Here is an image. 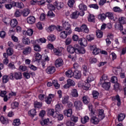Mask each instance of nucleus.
Listing matches in <instances>:
<instances>
[{
    "label": "nucleus",
    "mask_w": 126,
    "mask_h": 126,
    "mask_svg": "<svg viewBox=\"0 0 126 126\" xmlns=\"http://www.w3.org/2000/svg\"><path fill=\"white\" fill-rule=\"evenodd\" d=\"M34 51H35V52H41L42 49L41 48V47H40V46L38 45H34Z\"/></svg>",
    "instance_id": "obj_60"
},
{
    "label": "nucleus",
    "mask_w": 126,
    "mask_h": 126,
    "mask_svg": "<svg viewBox=\"0 0 126 126\" xmlns=\"http://www.w3.org/2000/svg\"><path fill=\"white\" fill-rule=\"evenodd\" d=\"M90 83L87 82V81L85 82V84L84 85V89L85 90H89V89L90 88Z\"/></svg>",
    "instance_id": "obj_58"
},
{
    "label": "nucleus",
    "mask_w": 126,
    "mask_h": 126,
    "mask_svg": "<svg viewBox=\"0 0 126 126\" xmlns=\"http://www.w3.org/2000/svg\"><path fill=\"white\" fill-rule=\"evenodd\" d=\"M93 98L94 99H98V96H99V92L97 91H94L92 93Z\"/></svg>",
    "instance_id": "obj_46"
},
{
    "label": "nucleus",
    "mask_w": 126,
    "mask_h": 126,
    "mask_svg": "<svg viewBox=\"0 0 126 126\" xmlns=\"http://www.w3.org/2000/svg\"><path fill=\"white\" fill-rule=\"evenodd\" d=\"M2 79L3 83H7V82H8V80H9L8 76L4 75L2 77Z\"/></svg>",
    "instance_id": "obj_55"
},
{
    "label": "nucleus",
    "mask_w": 126,
    "mask_h": 126,
    "mask_svg": "<svg viewBox=\"0 0 126 126\" xmlns=\"http://www.w3.org/2000/svg\"><path fill=\"white\" fill-rule=\"evenodd\" d=\"M65 75L67 77H72L73 76V72L72 70H69L65 72Z\"/></svg>",
    "instance_id": "obj_38"
},
{
    "label": "nucleus",
    "mask_w": 126,
    "mask_h": 126,
    "mask_svg": "<svg viewBox=\"0 0 126 126\" xmlns=\"http://www.w3.org/2000/svg\"><path fill=\"white\" fill-rule=\"evenodd\" d=\"M15 5V3H14V1L11 2L10 4H5V8L7 9H11V8L14 7Z\"/></svg>",
    "instance_id": "obj_31"
},
{
    "label": "nucleus",
    "mask_w": 126,
    "mask_h": 126,
    "mask_svg": "<svg viewBox=\"0 0 126 126\" xmlns=\"http://www.w3.org/2000/svg\"><path fill=\"white\" fill-rule=\"evenodd\" d=\"M82 99L84 104H85L86 105L89 104V102H90V98H89L87 95L83 96Z\"/></svg>",
    "instance_id": "obj_26"
},
{
    "label": "nucleus",
    "mask_w": 126,
    "mask_h": 126,
    "mask_svg": "<svg viewBox=\"0 0 126 126\" xmlns=\"http://www.w3.org/2000/svg\"><path fill=\"white\" fill-rule=\"evenodd\" d=\"M14 6H16V7H18L19 8H23V7H24V5H23V3L22 2H14Z\"/></svg>",
    "instance_id": "obj_39"
},
{
    "label": "nucleus",
    "mask_w": 126,
    "mask_h": 126,
    "mask_svg": "<svg viewBox=\"0 0 126 126\" xmlns=\"http://www.w3.org/2000/svg\"><path fill=\"white\" fill-rule=\"evenodd\" d=\"M34 106L35 108H41L42 106V102L36 101L34 102Z\"/></svg>",
    "instance_id": "obj_40"
},
{
    "label": "nucleus",
    "mask_w": 126,
    "mask_h": 126,
    "mask_svg": "<svg viewBox=\"0 0 126 126\" xmlns=\"http://www.w3.org/2000/svg\"><path fill=\"white\" fill-rule=\"evenodd\" d=\"M79 8L80 10H81L82 13V14H81V16H83L85 14L84 11L87 10V6L83 3H81L79 5Z\"/></svg>",
    "instance_id": "obj_8"
},
{
    "label": "nucleus",
    "mask_w": 126,
    "mask_h": 126,
    "mask_svg": "<svg viewBox=\"0 0 126 126\" xmlns=\"http://www.w3.org/2000/svg\"><path fill=\"white\" fill-rule=\"evenodd\" d=\"M102 87H103V88L105 90H109V89H110V87H111V83L104 82L102 84Z\"/></svg>",
    "instance_id": "obj_20"
},
{
    "label": "nucleus",
    "mask_w": 126,
    "mask_h": 126,
    "mask_svg": "<svg viewBox=\"0 0 126 126\" xmlns=\"http://www.w3.org/2000/svg\"><path fill=\"white\" fill-rule=\"evenodd\" d=\"M113 10L115 12H118V13L122 12V11H123V10H122L121 8H120V7H118V6L114 7L113 8Z\"/></svg>",
    "instance_id": "obj_53"
},
{
    "label": "nucleus",
    "mask_w": 126,
    "mask_h": 126,
    "mask_svg": "<svg viewBox=\"0 0 126 126\" xmlns=\"http://www.w3.org/2000/svg\"><path fill=\"white\" fill-rule=\"evenodd\" d=\"M63 114L64 116H66V117H71V115H72V109L70 108L67 110H65L63 111Z\"/></svg>",
    "instance_id": "obj_17"
},
{
    "label": "nucleus",
    "mask_w": 126,
    "mask_h": 126,
    "mask_svg": "<svg viewBox=\"0 0 126 126\" xmlns=\"http://www.w3.org/2000/svg\"><path fill=\"white\" fill-rule=\"evenodd\" d=\"M82 32L83 33H85L86 34H88L89 33V29L87 27V25L83 24L81 26Z\"/></svg>",
    "instance_id": "obj_18"
},
{
    "label": "nucleus",
    "mask_w": 126,
    "mask_h": 126,
    "mask_svg": "<svg viewBox=\"0 0 126 126\" xmlns=\"http://www.w3.org/2000/svg\"><path fill=\"white\" fill-rule=\"evenodd\" d=\"M64 51V49L63 47H60L57 48H54L53 49V52L56 55V56H59L61 57V56L63 55V52Z\"/></svg>",
    "instance_id": "obj_5"
},
{
    "label": "nucleus",
    "mask_w": 126,
    "mask_h": 126,
    "mask_svg": "<svg viewBox=\"0 0 126 126\" xmlns=\"http://www.w3.org/2000/svg\"><path fill=\"white\" fill-rule=\"evenodd\" d=\"M32 49L30 46H28L24 49L23 53L24 55H29L31 53Z\"/></svg>",
    "instance_id": "obj_19"
},
{
    "label": "nucleus",
    "mask_w": 126,
    "mask_h": 126,
    "mask_svg": "<svg viewBox=\"0 0 126 126\" xmlns=\"http://www.w3.org/2000/svg\"><path fill=\"white\" fill-rule=\"evenodd\" d=\"M52 83L56 89H59V88H60V84L58 83V81L57 80H54Z\"/></svg>",
    "instance_id": "obj_48"
},
{
    "label": "nucleus",
    "mask_w": 126,
    "mask_h": 126,
    "mask_svg": "<svg viewBox=\"0 0 126 126\" xmlns=\"http://www.w3.org/2000/svg\"><path fill=\"white\" fill-rule=\"evenodd\" d=\"M48 114L53 118H57L59 121H62L63 119V115L61 114L60 112H55V110L52 109L48 111Z\"/></svg>",
    "instance_id": "obj_1"
},
{
    "label": "nucleus",
    "mask_w": 126,
    "mask_h": 126,
    "mask_svg": "<svg viewBox=\"0 0 126 126\" xmlns=\"http://www.w3.org/2000/svg\"><path fill=\"white\" fill-rule=\"evenodd\" d=\"M82 68L84 70L83 71V75L85 76H86L87 75L89 74V72L88 71V68H87V66L86 65H84L82 66Z\"/></svg>",
    "instance_id": "obj_25"
},
{
    "label": "nucleus",
    "mask_w": 126,
    "mask_h": 126,
    "mask_svg": "<svg viewBox=\"0 0 126 126\" xmlns=\"http://www.w3.org/2000/svg\"><path fill=\"white\" fill-rule=\"evenodd\" d=\"M88 21L89 22H95V16L92 14H89L88 17Z\"/></svg>",
    "instance_id": "obj_41"
},
{
    "label": "nucleus",
    "mask_w": 126,
    "mask_h": 126,
    "mask_svg": "<svg viewBox=\"0 0 126 126\" xmlns=\"http://www.w3.org/2000/svg\"><path fill=\"white\" fill-rule=\"evenodd\" d=\"M89 75L88 78L87 79L86 82L90 83L94 80V77H93V75L90 74V73H89Z\"/></svg>",
    "instance_id": "obj_37"
},
{
    "label": "nucleus",
    "mask_w": 126,
    "mask_h": 126,
    "mask_svg": "<svg viewBox=\"0 0 126 126\" xmlns=\"http://www.w3.org/2000/svg\"><path fill=\"white\" fill-rule=\"evenodd\" d=\"M9 76L10 79H13V78H15L16 80H18L22 78V73L20 72H15L14 74L10 73Z\"/></svg>",
    "instance_id": "obj_2"
},
{
    "label": "nucleus",
    "mask_w": 126,
    "mask_h": 126,
    "mask_svg": "<svg viewBox=\"0 0 126 126\" xmlns=\"http://www.w3.org/2000/svg\"><path fill=\"white\" fill-rule=\"evenodd\" d=\"M74 106L78 110L82 109V102L80 100H76L74 102Z\"/></svg>",
    "instance_id": "obj_10"
},
{
    "label": "nucleus",
    "mask_w": 126,
    "mask_h": 126,
    "mask_svg": "<svg viewBox=\"0 0 126 126\" xmlns=\"http://www.w3.org/2000/svg\"><path fill=\"white\" fill-rule=\"evenodd\" d=\"M20 120L19 119H17L14 120L13 125L14 126H18L20 125Z\"/></svg>",
    "instance_id": "obj_50"
},
{
    "label": "nucleus",
    "mask_w": 126,
    "mask_h": 126,
    "mask_svg": "<svg viewBox=\"0 0 126 126\" xmlns=\"http://www.w3.org/2000/svg\"><path fill=\"white\" fill-rule=\"evenodd\" d=\"M63 27L65 31H67L68 33H72V30H71V25L66 21H62Z\"/></svg>",
    "instance_id": "obj_3"
},
{
    "label": "nucleus",
    "mask_w": 126,
    "mask_h": 126,
    "mask_svg": "<svg viewBox=\"0 0 126 126\" xmlns=\"http://www.w3.org/2000/svg\"><path fill=\"white\" fill-rule=\"evenodd\" d=\"M55 97V94H49V96L45 98V101L47 104H51L52 103V98Z\"/></svg>",
    "instance_id": "obj_15"
},
{
    "label": "nucleus",
    "mask_w": 126,
    "mask_h": 126,
    "mask_svg": "<svg viewBox=\"0 0 126 126\" xmlns=\"http://www.w3.org/2000/svg\"><path fill=\"white\" fill-rule=\"evenodd\" d=\"M25 33H26V35L28 36H32L33 35V30L30 29L27 30L26 32H24Z\"/></svg>",
    "instance_id": "obj_52"
},
{
    "label": "nucleus",
    "mask_w": 126,
    "mask_h": 126,
    "mask_svg": "<svg viewBox=\"0 0 126 126\" xmlns=\"http://www.w3.org/2000/svg\"><path fill=\"white\" fill-rule=\"evenodd\" d=\"M54 5L57 7L58 9H61V8H63V2H58L57 1H55L54 3Z\"/></svg>",
    "instance_id": "obj_24"
},
{
    "label": "nucleus",
    "mask_w": 126,
    "mask_h": 126,
    "mask_svg": "<svg viewBox=\"0 0 126 126\" xmlns=\"http://www.w3.org/2000/svg\"><path fill=\"white\" fill-rule=\"evenodd\" d=\"M106 17H108L109 19H111L112 20L114 19V14L112 12H107L106 14Z\"/></svg>",
    "instance_id": "obj_54"
},
{
    "label": "nucleus",
    "mask_w": 126,
    "mask_h": 126,
    "mask_svg": "<svg viewBox=\"0 0 126 126\" xmlns=\"http://www.w3.org/2000/svg\"><path fill=\"white\" fill-rule=\"evenodd\" d=\"M81 121L82 124L84 125L85 124H86V123H88V122H89V117L87 116H85L83 118L81 119Z\"/></svg>",
    "instance_id": "obj_35"
},
{
    "label": "nucleus",
    "mask_w": 126,
    "mask_h": 126,
    "mask_svg": "<svg viewBox=\"0 0 126 126\" xmlns=\"http://www.w3.org/2000/svg\"><path fill=\"white\" fill-rule=\"evenodd\" d=\"M119 23L120 24H126V18L125 17H121L119 18Z\"/></svg>",
    "instance_id": "obj_36"
},
{
    "label": "nucleus",
    "mask_w": 126,
    "mask_h": 126,
    "mask_svg": "<svg viewBox=\"0 0 126 126\" xmlns=\"http://www.w3.org/2000/svg\"><path fill=\"white\" fill-rule=\"evenodd\" d=\"M72 32H68L67 31H63L60 33V37L62 39H66L68 35H70Z\"/></svg>",
    "instance_id": "obj_9"
},
{
    "label": "nucleus",
    "mask_w": 126,
    "mask_h": 126,
    "mask_svg": "<svg viewBox=\"0 0 126 126\" xmlns=\"http://www.w3.org/2000/svg\"><path fill=\"white\" fill-rule=\"evenodd\" d=\"M48 40L50 41V42H53L56 40V37L54 34H50L47 37Z\"/></svg>",
    "instance_id": "obj_43"
},
{
    "label": "nucleus",
    "mask_w": 126,
    "mask_h": 126,
    "mask_svg": "<svg viewBox=\"0 0 126 126\" xmlns=\"http://www.w3.org/2000/svg\"><path fill=\"white\" fill-rule=\"evenodd\" d=\"M115 28L117 30H120L121 31H123V30H124V27H123V25L120 24L119 22H117L115 24Z\"/></svg>",
    "instance_id": "obj_22"
},
{
    "label": "nucleus",
    "mask_w": 126,
    "mask_h": 126,
    "mask_svg": "<svg viewBox=\"0 0 126 126\" xmlns=\"http://www.w3.org/2000/svg\"><path fill=\"white\" fill-rule=\"evenodd\" d=\"M36 22V19L34 16H31L27 18V22L29 24H34Z\"/></svg>",
    "instance_id": "obj_16"
},
{
    "label": "nucleus",
    "mask_w": 126,
    "mask_h": 126,
    "mask_svg": "<svg viewBox=\"0 0 126 126\" xmlns=\"http://www.w3.org/2000/svg\"><path fill=\"white\" fill-rule=\"evenodd\" d=\"M106 17H107V16L105 14H100L98 15V18L100 20H105V19H106Z\"/></svg>",
    "instance_id": "obj_49"
},
{
    "label": "nucleus",
    "mask_w": 126,
    "mask_h": 126,
    "mask_svg": "<svg viewBox=\"0 0 126 126\" xmlns=\"http://www.w3.org/2000/svg\"><path fill=\"white\" fill-rule=\"evenodd\" d=\"M47 16H50V17H55L56 15L53 12V11L50 10L48 12Z\"/></svg>",
    "instance_id": "obj_62"
},
{
    "label": "nucleus",
    "mask_w": 126,
    "mask_h": 126,
    "mask_svg": "<svg viewBox=\"0 0 126 126\" xmlns=\"http://www.w3.org/2000/svg\"><path fill=\"white\" fill-rule=\"evenodd\" d=\"M73 77L76 79H80L81 78V72L76 70L73 72Z\"/></svg>",
    "instance_id": "obj_14"
},
{
    "label": "nucleus",
    "mask_w": 126,
    "mask_h": 126,
    "mask_svg": "<svg viewBox=\"0 0 126 126\" xmlns=\"http://www.w3.org/2000/svg\"><path fill=\"white\" fill-rule=\"evenodd\" d=\"M98 118L100 120H103L105 118V113H104V110H99L98 113Z\"/></svg>",
    "instance_id": "obj_23"
},
{
    "label": "nucleus",
    "mask_w": 126,
    "mask_h": 126,
    "mask_svg": "<svg viewBox=\"0 0 126 126\" xmlns=\"http://www.w3.org/2000/svg\"><path fill=\"white\" fill-rule=\"evenodd\" d=\"M70 120L72 122H74V123H77L78 121V117L75 116H71Z\"/></svg>",
    "instance_id": "obj_61"
},
{
    "label": "nucleus",
    "mask_w": 126,
    "mask_h": 126,
    "mask_svg": "<svg viewBox=\"0 0 126 126\" xmlns=\"http://www.w3.org/2000/svg\"><path fill=\"white\" fill-rule=\"evenodd\" d=\"M65 124L67 126H74V123L71 122L70 120H66Z\"/></svg>",
    "instance_id": "obj_57"
},
{
    "label": "nucleus",
    "mask_w": 126,
    "mask_h": 126,
    "mask_svg": "<svg viewBox=\"0 0 126 126\" xmlns=\"http://www.w3.org/2000/svg\"><path fill=\"white\" fill-rule=\"evenodd\" d=\"M17 20L15 19H13L10 21V25L12 28L16 27V25L18 24Z\"/></svg>",
    "instance_id": "obj_29"
},
{
    "label": "nucleus",
    "mask_w": 126,
    "mask_h": 126,
    "mask_svg": "<svg viewBox=\"0 0 126 126\" xmlns=\"http://www.w3.org/2000/svg\"><path fill=\"white\" fill-rule=\"evenodd\" d=\"M29 116L32 117V118H34V116H36V112L35 109H32L28 112Z\"/></svg>",
    "instance_id": "obj_30"
},
{
    "label": "nucleus",
    "mask_w": 126,
    "mask_h": 126,
    "mask_svg": "<svg viewBox=\"0 0 126 126\" xmlns=\"http://www.w3.org/2000/svg\"><path fill=\"white\" fill-rule=\"evenodd\" d=\"M46 71L48 74H53L56 71V68L54 66H50L47 67Z\"/></svg>",
    "instance_id": "obj_13"
},
{
    "label": "nucleus",
    "mask_w": 126,
    "mask_h": 126,
    "mask_svg": "<svg viewBox=\"0 0 126 126\" xmlns=\"http://www.w3.org/2000/svg\"><path fill=\"white\" fill-rule=\"evenodd\" d=\"M79 43L82 47H86L87 46V40L85 38L80 39Z\"/></svg>",
    "instance_id": "obj_21"
},
{
    "label": "nucleus",
    "mask_w": 126,
    "mask_h": 126,
    "mask_svg": "<svg viewBox=\"0 0 126 126\" xmlns=\"http://www.w3.org/2000/svg\"><path fill=\"white\" fill-rule=\"evenodd\" d=\"M71 95L72 97H78V93L75 89H72L71 92Z\"/></svg>",
    "instance_id": "obj_33"
},
{
    "label": "nucleus",
    "mask_w": 126,
    "mask_h": 126,
    "mask_svg": "<svg viewBox=\"0 0 126 126\" xmlns=\"http://www.w3.org/2000/svg\"><path fill=\"white\" fill-rule=\"evenodd\" d=\"M61 106H63V105H62V104H60L56 105L55 110L57 113H59V112H61L62 111V109H61Z\"/></svg>",
    "instance_id": "obj_56"
},
{
    "label": "nucleus",
    "mask_w": 126,
    "mask_h": 126,
    "mask_svg": "<svg viewBox=\"0 0 126 126\" xmlns=\"http://www.w3.org/2000/svg\"><path fill=\"white\" fill-rule=\"evenodd\" d=\"M67 50L68 53L71 54H74V53H76V46L75 45L73 47L71 45H69L67 47Z\"/></svg>",
    "instance_id": "obj_11"
},
{
    "label": "nucleus",
    "mask_w": 126,
    "mask_h": 126,
    "mask_svg": "<svg viewBox=\"0 0 126 126\" xmlns=\"http://www.w3.org/2000/svg\"><path fill=\"white\" fill-rule=\"evenodd\" d=\"M22 42L23 43V44H24L25 45H30V39H29V38H27V37H24L22 39Z\"/></svg>",
    "instance_id": "obj_34"
},
{
    "label": "nucleus",
    "mask_w": 126,
    "mask_h": 126,
    "mask_svg": "<svg viewBox=\"0 0 126 126\" xmlns=\"http://www.w3.org/2000/svg\"><path fill=\"white\" fill-rule=\"evenodd\" d=\"M87 39H88L90 42H91L93 40H94V37L93 35H89L86 36Z\"/></svg>",
    "instance_id": "obj_64"
},
{
    "label": "nucleus",
    "mask_w": 126,
    "mask_h": 126,
    "mask_svg": "<svg viewBox=\"0 0 126 126\" xmlns=\"http://www.w3.org/2000/svg\"><path fill=\"white\" fill-rule=\"evenodd\" d=\"M55 64L56 67H61V66H63V61L61 59H58L55 61Z\"/></svg>",
    "instance_id": "obj_12"
},
{
    "label": "nucleus",
    "mask_w": 126,
    "mask_h": 126,
    "mask_svg": "<svg viewBox=\"0 0 126 126\" xmlns=\"http://www.w3.org/2000/svg\"><path fill=\"white\" fill-rule=\"evenodd\" d=\"M67 83H68V85L70 86H74L75 85V83L73 81V80L71 79H68L67 80Z\"/></svg>",
    "instance_id": "obj_51"
},
{
    "label": "nucleus",
    "mask_w": 126,
    "mask_h": 126,
    "mask_svg": "<svg viewBox=\"0 0 126 126\" xmlns=\"http://www.w3.org/2000/svg\"><path fill=\"white\" fill-rule=\"evenodd\" d=\"M76 54H85V49L83 47H80L78 45L75 44Z\"/></svg>",
    "instance_id": "obj_7"
},
{
    "label": "nucleus",
    "mask_w": 126,
    "mask_h": 126,
    "mask_svg": "<svg viewBox=\"0 0 126 126\" xmlns=\"http://www.w3.org/2000/svg\"><path fill=\"white\" fill-rule=\"evenodd\" d=\"M79 16V12H78V11H76L71 14V18H72V19H76L78 18Z\"/></svg>",
    "instance_id": "obj_28"
},
{
    "label": "nucleus",
    "mask_w": 126,
    "mask_h": 126,
    "mask_svg": "<svg viewBox=\"0 0 126 126\" xmlns=\"http://www.w3.org/2000/svg\"><path fill=\"white\" fill-rule=\"evenodd\" d=\"M6 52L8 56H12L13 54V50L11 48H8Z\"/></svg>",
    "instance_id": "obj_59"
},
{
    "label": "nucleus",
    "mask_w": 126,
    "mask_h": 126,
    "mask_svg": "<svg viewBox=\"0 0 126 126\" xmlns=\"http://www.w3.org/2000/svg\"><path fill=\"white\" fill-rule=\"evenodd\" d=\"M71 41H72L71 38L70 37L67 38L65 40V45H68L70 44V43H71Z\"/></svg>",
    "instance_id": "obj_63"
},
{
    "label": "nucleus",
    "mask_w": 126,
    "mask_h": 126,
    "mask_svg": "<svg viewBox=\"0 0 126 126\" xmlns=\"http://www.w3.org/2000/svg\"><path fill=\"white\" fill-rule=\"evenodd\" d=\"M75 3V0H68L67 4L69 7H72Z\"/></svg>",
    "instance_id": "obj_47"
},
{
    "label": "nucleus",
    "mask_w": 126,
    "mask_h": 126,
    "mask_svg": "<svg viewBox=\"0 0 126 126\" xmlns=\"http://www.w3.org/2000/svg\"><path fill=\"white\" fill-rule=\"evenodd\" d=\"M96 35L97 38H102L103 37V32L100 30H97L96 31Z\"/></svg>",
    "instance_id": "obj_45"
},
{
    "label": "nucleus",
    "mask_w": 126,
    "mask_h": 126,
    "mask_svg": "<svg viewBox=\"0 0 126 126\" xmlns=\"http://www.w3.org/2000/svg\"><path fill=\"white\" fill-rule=\"evenodd\" d=\"M91 51H93L94 55H98L100 53V49L97 48L96 45H91L90 46Z\"/></svg>",
    "instance_id": "obj_6"
},
{
    "label": "nucleus",
    "mask_w": 126,
    "mask_h": 126,
    "mask_svg": "<svg viewBox=\"0 0 126 126\" xmlns=\"http://www.w3.org/2000/svg\"><path fill=\"white\" fill-rule=\"evenodd\" d=\"M62 104L63 105H65V104H67L68 103V96H64L62 98Z\"/></svg>",
    "instance_id": "obj_44"
},
{
    "label": "nucleus",
    "mask_w": 126,
    "mask_h": 126,
    "mask_svg": "<svg viewBox=\"0 0 126 126\" xmlns=\"http://www.w3.org/2000/svg\"><path fill=\"white\" fill-rule=\"evenodd\" d=\"M125 118H126V114L124 113H120L119 114L118 117L119 122H122V121H124V120H125Z\"/></svg>",
    "instance_id": "obj_32"
},
{
    "label": "nucleus",
    "mask_w": 126,
    "mask_h": 126,
    "mask_svg": "<svg viewBox=\"0 0 126 126\" xmlns=\"http://www.w3.org/2000/svg\"><path fill=\"white\" fill-rule=\"evenodd\" d=\"M0 122H1V124H3V125L8 124V119L3 116H1L0 118Z\"/></svg>",
    "instance_id": "obj_27"
},
{
    "label": "nucleus",
    "mask_w": 126,
    "mask_h": 126,
    "mask_svg": "<svg viewBox=\"0 0 126 126\" xmlns=\"http://www.w3.org/2000/svg\"><path fill=\"white\" fill-rule=\"evenodd\" d=\"M91 116L92 117L91 119L92 124H93V125H98L100 121L99 120V119L96 117V112L92 111V113H91Z\"/></svg>",
    "instance_id": "obj_4"
},
{
    "label": "nucleus",
    "mask_w": 126,
    "mask_h": 126,
    "mask_svg": "<svg viewBox=\"0 0 126 126\" xmlns=\"http://www.w3.org/2000/svg\"><path fill=\"white\" fill-rule=\"evenodd\" d=\"M34 57L35 58L36 62H39V61L41 60V59H42V56L38 53H36L34 54Z\"/></svg>",
    "instance_id": "obj_42"
}]
</instances>
